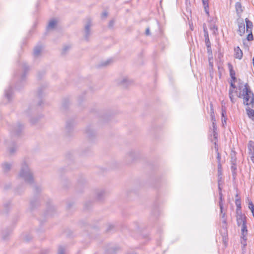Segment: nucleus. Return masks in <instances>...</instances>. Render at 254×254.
I'll return each mask as SVG.
<instances>
[{
	"label": "nucleus",
	"instance_id": "nucleus-50",
	"mask_svg": "<svg viewBox=\"0 0 254 254\" xmlns=\"http://www.w3.org/2000/svg\"><path fill=\"white\" fill-rule=\"evenodd\" d=\"M211 119L212 123H213V122L215 123L216 120H215V116H211Z\"/></svg>",
	"mask_w": 254,
	"mask_h": 254
},
{
	"label": "nucleus",
	"instance_id": "nucleus-28",
	"mask_svg": "<svg viewBox=\"0 0 254 254\" xmlns=\"http://www.w3.org/2000/svg\"><path fill=\"white\" fill-rule=\"evenodd\" d=\"M129 82L127 77H124L120 81V83L123 85H126Z\"/></svg>",
	"mask_w": 254,
	"mask_h": 254
},
{
	"label": "nucleus",
	"instance_id": "nucleus-54",
	"mask_svg": "<svg viewBox=\"0 0 254 254\" xmlns=\"http://www.w3.org/2000/svg\"><path fill=\"white\" fill-rule=\"evenodd\" d=\"M211 58L210 57H209V65L211 67L213 66V64L212 63L210 62V59H211Z\"/></svg>",
	"mask_w": 254,
	"mask_h": 254
},
{
	"label": "nucleus",
	"instance_id": "nucleus-48",
	"mask_svg": "<svg viewBox=\"0 0 254 254\" xmlns=\"http://www.w3.org/2000/svg\"><path fill=\"white\" fill-rule=\"evenodd\" d=\"M145 34L146 35H149L150 34L149 28L148 27L146 29Z\"/></svg>",
	"mask_w": 254,
	"mask_h": 254
},
{
	"label": "nucleus",
	"instance_id": "nucleus-18",
	"mask_svg": "<svg viewBox=\"0 0 254 254\" xmlns=\"http://www.w3.org/2000/svg\"><path fill=\"white\" fill-rule=\"evenodd\" d=\"M86 132L89 137H91L95 134V133L92 127H88L86 129Z\"/></svg>",
	"mask_w": 254,
	"mask_h": 254
},
{
	"label": "nucleus",
	"instance_id": "nucleus-20",
	"mask_svg": "<svg viewBox=\"0 0 254 254\" xmlns=\"http://www.w3.org/2000/svg\"><path fill=\"white\" fill-rule=\"evenodd\" d=\"M205 12L208 15V0H202Z\"/></svg>",
	"mask_w": 254,
	"mask_h": 254
},
{
	"label": "nucleus",
	"instance_id": "nucleus-25",
	"mask_svg": "<svg viewBox=\"0 0 254 254\" xmlns=\"http://www.w3.org/2000/svg\"><path fill=\"white\" fill-rule=\"evenodd\" d=\"M218 181L219 182L220 179L222 178V165L221 164H218Z\"/></svg>",
	"mask_w": 254,
	"mask_h": 254
},
{
	"label": "nucleus",
	"instance_id": "nucleus-36",
	"mask_svg": "<svg viewBox=\"0 0 254 254\" xmlns=\"http://www.w3.org/2000/svg\"><path fill=\"white\" fill-rule=\"evenodd\" d=\"M237 159L235 156L231 157V164H236Z\"/></svg>",
	"mask_w": 254,
	"mask_h": 254
},
{
	"label": "nucleus",
	"instance_id": "nucleus-38",
	"mask_svg": "<svg viewBox=\"0 0 254 254\" xmlns=\"http://www.w3.org/2000/svg\"><path fill=\"white\" fill-rule=\"evenodd\" d=\"M205 45L207 47V48H209V47L211 46V43L209 39H205Z\"/></svg>",
	"mask_w": 254,
	"mask_h": 254
},
{
	"label": "nucleus",
	"instance_id": "nucleus-10",
	"mask_svg": "<svg viewBox=\"0 0 254 254\" xmlns=\"http://www.w3.org/2000/svg\"><path fill=\"white\" fill-rule=\"evenodd\" d=\"M21 67L22 68L23 72L22 74L20 75L19 79L20 80V81L22 82L23 81H24L25 79L26 71L29 70V67L26 64H23L21 65Z\"/></svg>",
	"mask_w": 254,
	"mask_h": 254
},
{
	"label": "nucleus",
	"instance_id": "nucleus-13",
	"mask_svg": "<svg viewBox=\"0 0 254 254\" xmlns=\"http://www.w3.org/2000/svg\"><path fill=\"white\" fill-rule=\"evenodd\" d=\"M5 96L8 101H10L12 96V89L11 87H9L5 91Z\"/></svg>",
	"mask_w": 254,
	"mask_h": 254
},
{
	"label": "nucleus",
	"instance_id": "nucleus-47",
	"mask_svg": "<svg viewBox=\"0 0 254 254\" xmlns=\"http://www.w3.org/2000/svg\"><path fill=\"white\" fill-rule=\"evenodd\" d=\"M108 15V13L107 11H104L102 14V18H106Z\"/></svg>",
	"mask_w": 254,
	"mask_h": 254
},
{
	"label": "nucleus",
	"instance_id": "nucleus-1",
	"mask_svg": "<svg viewBox=\"0 0 254 254\" xmlns=\"http://www.w3.org/2000/svg\"><path fill=\"white\" fill-rule=\"evenodd\" d=\"M19 176L28 184L32 185L34 183L33 173L25 162H23L22 164Z\"/></svg>",
	"mask_w": 254,
	"mask_h": 254
},
{
	"label": "nucleus",
	"instance_id": "nucleus-26",
	"mask_svg": "<svg viewBox=\"0 0 254 254\" xmlns=\"http://www.w3.org/2000/svg\"><path fill=\"white\" fill-rule=\"evenodd\" d=\"M16 146L15 144H12V146L10 147L9 148V152L10 154H13L16 150Z\"/></svg>",
	"mask_w": 254,
	"mask_h": 254
},
{
	"label": "nucleus",
	"instance_id": "nucleus-58",
	"mask_svg": "<svg viewBox=\"0 0 254 254\" xmlns=\"http://www.w3.org/2000/svg\"><path fill=\"white\" fill-rule=\"evenodd\" d=\"M30 122L32 124H34L36 123V121H33L32 119L31 120Z\"/></svg>",
	"mask_w": 254,
	"mask_h": 254
},
{
	"label": "nucleus",
	"instance_id": "nucleus-43",
	"mask_svg": "<svg viewBox=\"0 0 254 254\" xmlns=\"http://www.w3.org/2000/svg\"><path fill=\"white\" fill-rule=\"evenodd\" d=\"M42 88H40L38 89V96L40 98L41 97L42 95Z\"/></svg>",
	"mask_w": 254,
	"mask_h": 254
},
{
	"label": "nucleus",
	"instance_id": "nucleus-12",
	"mask_svg": "<svg viewBox=\"0 0 254 254\" xmlns=\"http://www.w3.org/2000/svg\"><path fill=\"white\" fill-rule=\"evenodd\" d=\"M136 156V154L135 152L133 150H130L127 154V160L129 162L132 161L135 159Z\"/></svg>",
	"mask_w": 254,
	"mask_h": 254
},
{
	"label": "nucleus",
	"instance_id": "nucleus-3",
	"mask_svg": "<svg viewBox=\"0 0 254 254\" xmlns=\"http://www.w3.org/2000/svg\"><path fill=\"white\" fill-rule=\"evenodd\" d=\"M92 26V21L90 19H88L86 24L84 25V39L88 41L91 35V27Z\"/></svg>",
	"mask_w": 254,
	"mask_h": 254
},
{
	"label": "nucleus",
	"instance_id": "nucleus-44",
	"mask_svg": "<svg viewBox=\"0 0 254 254\" xmlns=\"http://www.w3.org/2000/svg\"><path fill=\"white\" fill-rule=\"evenodd\" d=\"M212 131L217 130V126L216 123H212Z\"/></svg>",
	"mask_w": 254,
	"mask_h": 254
},
{
	"label": "nucleus",
	"instance_id": "nucleus-7",
	"mask_svg": "<svg viewBox=\"0 0 254 254\" xmlns=\"http://www.w3.org/2000/svg\"><path fill=\"white\" fill-rule=\"evenodd\" d=\"M237 223L240 226L244 224L247 223L246 217L245 215H243L241 212L240 214L238 213L237 216Z\"/></svg>",
	"mask_w": 254,
	"mask_h": 254
},
{
	"label": "nucleus",
	"instance_id": "nucleus-11",
	"mask_svg": "<svg viewBox=\"0 0 254 254\" xmlns=\"http://www.w3.org/2000/svg\"><path fill=\"white\" fill-rule=\"evenodd\" d=\"M234 52H235V57L236 59H238L239 60L242 59L243 58V52L241 50L239 47H237L234 48Z\"/></svg>",
	"mask_w": 254,
	"mask_h": 254
},
{
	"label": "nucleus",
	"instance_id": "nucleus-30",
	"mask_svg": "<svg viewBox=\"0 0 254 254\" xmlns=\"http://www.w3.org/2000/svg\"><path fill=\"white\" fill-rule=\"evenodd\" d=\"M64 248L63 246H60L58 249V254H64Z\"/></svg>",
	"mask_w": 254,
	"mask_h": 254
},
{
	"label": "nucleus",
	"instance_id": "nucleus-59",
	"mask_svg": "<svg viewBox=\"0 0 254 254\" xmlns=\"http://www.w3.org/2000/svg\"><path fill=\"white\" fill-rule=\"evenodd\" d=\"M219 197H222V192L221 191H220L219 192Z\"/></svg>",
	"mask_w": 254,
	"mask_h": 254
},
{
	"label": "nucleus",
	"instance_id": "nucleus-42",
	"mask_svg": "<svg viewBox=\"0 0 254 254\" xmlns=\"http://www.w3.org/2000/svg\"><path fill=\"white\" fill-rule=\"evenodd\" d=\"M213 137L215 139H216L217 138L218 133H217V130H213Z\"/></svg>",
	"mask_w": 254,
	"mask_h": 254
},
{
	"label": "nucleus",
	"instance_id": "nucleus-29",
	"mask_svg": "<svg viewBox=\"0 0 254 254\" xmlns=\"http://www.w3.org/2000/svg\"><path fill=\"white\" fill-rule=\"evenodd\" d=\"M216 149V152L217 153V163L218 164H221V155L219 152H218V148L215 147Z\"/></svg>",
	"mask_w": 254,
	"mask_h": 254
},
{
	"label": "nucleus",
	"instance_id": "nucleus-16",
	"mask_svg": "<svg viewBox=\"0 0 254 254\" xmlns=\"http://www.w3.org/2000/svg\"><path fill=\"white\" fill-rule=\"evenodd\" d=\"M235 8L238 15H240L243 12L242 6L240 2H237L235 4Z\"/></svg>",
	"mask_w": 254,
	"mask_h": 254
},
{
	"label": "nucleus",
	"instance_id": "nucleus-33",
	"mask_svg": "<svg viewBox=\"0 0 254 254\" xmlns=\"http://www.w3.org/2000/svg\"><path fill=\"white\" fill-rule=\"evenodd\" d=\"M32 236L30 235H26L25 236L24 239V240L27 241V242H28L30 240L32 239Z\"/></svg>",
	"mask_w": 254,
	"mask_h": 254
},
{
	"label": "nucleus",
	"instance_id": "nucleus-34",
	"mask_svg": "<svg viewBox=\"0 0 254 254\" xmlns=\"http://www.w3.org/2000/svg\"><path fill=\"white\" fill-rule=\"evenodd\" d=\"M210 116H214V109L213 107V105L212 103L210 104Z\"/></svg>",
	"mask_w": 254,
	"mask_h": 254
},
{
	"label": "nucleus",
	"instance_id": "nucleus-56",
	"mask_svg": "<svg viewBox=\"0 0 254 254\" xmlns=\"http://www.w3.org/2000/svg\"><path fill=\"white\" fill-rule=\"evenodd\" d=\"M35 189H36V190L37 191H38V190H41V189H40V188H39V187H35Z\"/></svg>",
	"mask_w": 254,
	"mask_h": 254
},
{
	"label": "nucleus",
	"instance_id": "nucleus-40",
	"mask_svg": "<svg viewBox=\"0 0 254 254\" xmlns=\"http://www.w3.org/2000/svg\"><path fill=\"white\" fill-rule=\"evenodd\" d=\"M229 96L231 101L232 103H235L233 94H231V93L229 94Z\"/></svg>",
	"mask_w": 254,
	"mask_h": 254
},
{
	"label": "nucleus",
	"instance_id": "nucleus-53",
	"mask_svg": "<svg viewBox=\"0 0 254 254\" xmlns=\"http://www.w3.org/2000/svg\"><path fill=\"white\" fill-rule=\"evenodd\" d=\"M69 49V47H64L63 49V52H65Z\"/></svg>",
	"mask_w": 254,
	"mask_h": 254
},
{
	"label": "nucleus",
	"instance_id": "nucleus-31",
	"mask_svg": "<svg viewBox=\"0 0 254 254\" xmlns=\"http://www.w3.org/2000/svg\"><path fill=\"white\" fill-rule=\"evenodd\" d=\"M219 199H220V201L219 202V206H220V211H221V213H222L223 209V204L222 203V201H223L222 197H221V196L219 197Z\"/></svg>",
	"mask_w": 254,
	"mask_h": 254
},
{
	"label": "nucleus",
	"instance_id": "nucleus-9",
	"mask_svg": "<svg viewBox=\"0 0 254 254\" xmlns=\"http://www.w3.org/2000/svg\"><path fill=\"white\" fill-rule=\"evenodd\" d=\"M228 67L229 70L230 75L232 79L231 81L235 82L236 81L237 78L235 76V71L233 69V66L231 63H228Z\"/></svg>",
	"mask_w": 254,
	"mask_h": 254
},
{
	"label": "nucleus",
	"instance_id": "nucleus-62",
	"mask_svg": "<svg viewBox=\"0 0 254 254\" xmlns=\"http://www.w3.org/2000/svg\"><path fill=\"white\" fill-rule=\"evenodd\" d=\"M218 189H219V192H220V191H221V187H220V185H219V186H218Z\"/></svg>",
	"mask_w": 254,
	"mask_h": 254
},
{
	"label": "nucleus",
	"instance_id": "nucleus-19",
	"mask_svg": "<svg viewBox=\"0 0 254 254\" xmlns=\"http://www.w3.org/2000/svg\"><path fill=\"white\" fill-rule=\"evenodd\" d=\"M2 169L4 172H7L10 170L11 168V164L8 163H4L2 164Z\"/></svg>",
	"mask_w": 254,
	"mask_h": 254
},
{
	"label": "nucleus",
	"instance_id": "nucleus-5",
	"mask_svg": "<svg viewBox=\"0 0 254 254\" xmlns=\"http://www.w3.org/2000/svg\"><path fill=\"white\" fill-rule=\"evenodd\" d=\"M249 154L252 161L254 163V141H250L248 145Z\"/></svg>",
	"mask_w": 254,
	"mask_h": 254
},
{
	"label": "nucleus",
	"instance_id": "nucleus-8",
	"mask_svg": "<svg viewBox=\"0 0 254 254\" xmlns=\"http://www.w3.org/2000/svg\"><path fill=\"white\" fill-rule=\"evenodd\" d=\"M246 224L247 223L242 225V228H241V238L245 242V243L243 244L244 246L246 245V241L247 240L246 236L248 233L247 227Z\"/></svg>",
	"mask_w": 254,
	"mask_h": 254
},
{
	"label": "nucleus",
	"instance_id": "nucleus-51",
	"mask_svg": "<svg viewBox=\"0 0 254 254\" xmlns=\"http://www.w3.org/2000/svg\"><path fill=\"white\" fill-rule=\"evenodd\" d=\"M226 117H224V118H222V123H223V125H224V122L226 124Z\"/></svg>",
	"mask_w": 254,
	"mask_h": 254
},
{
	"label": "nucleus",
	"instance_id": "nucleus-6",
	"mask_svg": "<svg viewBox=\"0 0 254 254\" xmlns=\"http://www.w3.org/2000/svg\"><path fill=\"white\" fill-rule=\"evenodd\" d=\"M238 32L240 36L244 34L245 32V25L243 19H239L238 20Z\"/></svg>",
	"mask_w": 254,
	"mask_h": 254
},
{
	"label": "nucleus",
	"instance_id": "nucleus-21",
	"mask_svg": "<svg viewBox=\"0 0 254 254\" xmlns=\"http://www.w3.org/2000/svg\"><path fill=\"white\" fill-rule=\"evenodd\" d=\"M232 164V165L231 167V171L232 172V175H233V178H235L237 175V172H236L237 165H236V164Z\"/></svg>",
	"mask_w": 254,
	"mask_h": 254
},
{
	"label": "nucleus",
	"instance_id": "nucleus-23",
	"mask_svg": "<svg viewBox=\"0 0 254 254\" xmlns=\"http://www.w3.org/2000/svg\"><path fill=\"white\" fill-rule=\"evenodd\" d=\"M105 194V191L103 190H99L97 192V199L99 200L102 199Z\"/></svg>",
	"mask_w": 254,
	"mask_h": 254
},
{
	"label": "nucleus",
	"instance_id": "nucleus-2",
	"mask_svg": "<svg viewBox=\"0 0 254 254\" xmlns=\"http://www.w3.org/2000/svg\"><path fill=\"white\" fill-rule=\"evenodd\" d=\"M242 96L244 100V104L247 106H251L254 108V94L251 91L248 83L245 84L242 90Z\"/></svg>",
	"mask_w": 254,
	"mask_h": 254
},
{
	"label": "nucleus",
	"instance_id": "nucleus-55",
	"mask_svg": "<svg viewBox=\"0 0 254 254\" xmlns=\"http://www.w3.org/2000/svg\"><path fill=\"white\" fill-rule=\"evenodd\" d=\"M114 24V21L113 20L110 21L109 23V26H112Z\"/></svg>",
	"mask_w": 254,
	"mask_h": 254
},
{
	"label": "nucleus",
	"instance_id": "nucleus-49",
	"mask_svg": "<svg viewBox=\"0 0 254 254\" xmlns=\"http://www.w3.org/2000/svg\"><path fill=\"white\" fill-rule=\"evenodd\" d=\"M226 112L225 110H222V117L224 118L226 117Z\"/></svg>",
	"mask_w": 254,
	"mask_h": 254
},
{
	"label": "nucleus",
	"instance_id": "nucleus-17",
	"mask_svg": "<svg viewBox=\"0 0 254 254\" xmlns=\"http://www.w3.org/2000/svg\"><path fill=\"white\" fill-rule=\"evenodd\" d=\"M246 111L249 117L254 121V110L249 108Z\"/></svg>",
	"mask_w": 254,
	"mask_h": 254
},
{
	"label": "nucleus",
	"instance_id": "nucleus-32",
	"mask_svg": "<svg viewBox=\"0 0 254 254\" xmlns=\"http://www.w3.org/2000/svg\"><path fill=\"white\" fill-rule=\"evenodd\" d=\"M207 53L208 54L209 57L212 58V52L211 50V46L209 47V48H207Z\"/></svg>",
	"mask_w": 254,
	"mask_h": 254
},
{
	"label": "nucleus",
	"instance_id": "nucleus-37",
	"mask_svg": "<svg viewBox=\"0 0 254 254\" xmlns=\"http://www.w3.org/2000/svg\"><path fill=\"white\" fill-rule=\"evenodd\" d=\"M111 62V60H108L107 61H106V62L102 63L101 64V65L102 66H106L107 65H108Z\"/></svg>",
	"mask_w": 254,
	"mask_h": 254
},
{
	"label": "nucleus",
	"instance_id": "nucleus-52",
	"mask_svg": "<svg viewBox=\"0 0 254 254\" xmlns=\"http://www.w3.org/2000/svg\"><path fill=\"white\" fill-rule=\"evenodd\" d=\"M234 89H232L231 88H230L229 90V94H233L234 93Z\"/></svg>",
	"mask_w": 254,
	"mask_h": 254
},
{
	"label": "nucleus",
	"instance_id": "nucleus-45",
	"mask_svg": "<svg viewBox=\"0 0 254 254\" xmlns=\"http://www.w3.org/2000/svg\"><path fill=\"white\" fill-rule=\"evenodd\" d=\"M230 88H231L232 89H235L236 88V86L234 82H233V81L230 82Z\"/></svg>",
	"mask_w": 254,
	"mask_h": 254
},
{
	"label": "nucleus",
	"instance_id": "nucleus-24",
	"mask_svg": "<svg viewBox=\"0 0 254 254\" xmlns=\"http://www.w3.org/2000/svg\"><path fill=\"white\" fill-rule=\"evenodd\" d=\"M235 204L237 206V212L239 213V211L241 210V200L240 199H236L235 201Z\"/></svg>",
	"mask_w": 254,
	"mask_h": 254
},
{
	"label": "nucleus",
	"instance_id": "nucleus-64",
	"mask_svg": "<svg viewBox=\"0 0 254 254\" xmlns=\"http://www.w3.org/2000/svg\"><path fill=\"white\" fill-rule=\"evenodd\" d=\"M31 205L33 207V201H31Z\"/></svg>",
	"mask_w": 254,
	"mask_h": 254
},
{
	"label": "nucleus",
	"instance_id": "nucleus-63",
	"mask_svg": "<svg viewBox=\"0 0 254 254\" xmlns=\"http://www.w3.org/2000/svg\"><path fill=\"white\" fill-rule=\"evenodd\" d=\"M223 223H224L225 224H226V219H224L223 221Z\"/></svg>",
	"mask_w": 254,
	"mask_h": 254
},
{
	"label": "nucleus",
	"instance_id": "nucleus-15",
	"mask_svg": "<svg viewBox=\"0 0 254 254\" xmlns=\"http://www.w3.org/2000/svg\"><path fill=\"white\" fill-rule=\"evenodd\" d=\"M42 51V47L41 46H37L35 47L33 52V55L35 57H38L40 55Z\"/></svg>",
	"mask_w": 254,
	"mask_h": 254
},
{
	"label": "nucleus",
	"instance_id": "nucleus-41",
	"mask_svg": "<svg viewBox=\"0 0 254 254\" xmlns=\"http://www.w3.org/2000/svg\"><path fill=\"white\" fill-rule=\"evenodd\" d=\"M204 32L205 40V39H209L208 32L205 29H204Z\"/></svg>",
	"mask_w": 254,
	"mask_h": 254
},
{
	"label": "nucleus",
	"instance_id": "nucleus-4",
	"mask_svg": "<svg viewBox=\"0 0 254 254\" xmlns=\"http://www.w3.org/2000/svg\"><path fill=\"white\" fill-rule=\"evenodd\" d=\"M23 128V126L20 123H17L11 128V133L12 135H19Z\"/></svg>",
	"mask_w": 254,
	"mask_h": 254
},
{
	"label": "nucleus",
	"instance_id": "nucleus-39",
	"mask_svg": "<svg viewBox=\"0 0 254 254\" xmlns=\"http://www.w3.org/2000/svg\"><path fill=\"white\" fill-rule=\"evenodd\" d=\"M72 127V123L67 122L66 125V128L67 129H70V128Z\"/></svg>",
	"mask_w": 254,
	"mask_h": 254
},
{
	"label": "nucleus",
	"instance_id": "nucleus-27",
	"mask_svg": "<svg viewBox=\"0 0 254 254\" xmlns=\"http://www.w3.org/2000/svg\"><path fill=\"white\" fill-rule=\"evenodd\" d=\"M247 32L249 33V34L247 36V39L248 40V41H251L253 40L254 37H253V35L252 33V31H247Z\"/></svg>",
	"mask_w": 254,
	"mask_h": 254
},
{
	"label": "nucleus",
	"instance_id": "nucleus-22",
	"mask_svg": "<svg viewBox=\"0 0 254 254\" xmlns=\"http://www.w3.org/2000/svg\"><path fill=\"white\" fill-rule=\"evenodd\" d=\"M57 22L55 20H51L47 26L48 29H53L56 25Z\"/></svg>",
	"mask_w": 254,
	"mask_h": 254
},
{
	"label": "nucleus",
	"instance_id": "nucleus-46",
	"mask_svg": "<svg viewBox=\"0 0 254 254\" xmlns=\"http://www.w3.org/2000/svg\"><path fill=\"white\" fill-rule=\"evenodd\" d=\"M227 236L225 235V234L223 236V241L225 245H226V243L227 242Z\"/></svg>",
	"mask_w": 254,
	"mask_h": 254
},
{
	"label": "nucleus",
	"instance_id": "nucleus-35",
	"mask_svg": "<svg viewBox=\"0 0 254 254\" xmlns=\"http://www.w3.org/2000/svg\"><path fill=\"white\" fill-rule=\"evenodd\" d=\"M248 207L251 210L254 209V205L252 201L249 202Z\"/></svg>",
	"mask_w": 254,
	"mask_h": 254
},
{
	"label": "nucleus",
	"instance_id": "nucleus-14",
	"mask_svg": "<svg viewBox=\"0 0 254 254\" xmlns=\"http://www.w3.org/2000/svg\"><path fill=\"white\" fill-rule=\"evenodd\" d=\"M246 31H252L253 27V23L247 18L245 19Z\"/></svg>",
	"mask_w": 254,
	"mask_h": 254
},
{
	"label": "nucleus",
	"instance_id": "nucleus-60",
	"mask_svg": "<svg viewBox=\"0 0 254 254\" xmlns=\"http://www.w3.org/2000/svg\"><path fill=\"white\" fill-rule=\"evenodd\" d=\"M42 104V101L41 100H40L39 102V103H38V105L39 106H41Z\"/></svg>",
	"mask_w": 254,
	"mask_h": 254
},
{
	"label": "nucleus",
	"instance_id": "nucleus-57",
	"mask_svg": "<svg viewBox=\"0 0 254 254\" xmlns=\"http://www.w3.org/2000/svg\"><path fill=\"white\" fill-rule=\"evenodd\" d=\"M221 215L222 218H224L225 217V213H223V212L222 213L221 212Z\"/></svg>",
	"mask_w": 254,
	"mask_h": 254
},
{
	"label": "nucleus",
	"instance_id": "nucleus-61",
	"mask_svg": "<svg viewBox=\"0 0 254 254\" xmlns=\"http://www.w3.org/2000/svg\"><path fill=\"white\" fill-rule=\"evenodd\" d=\"M251 212H252V214H253V216H254V209H253V210H251Z\"/></svg>",
	"mask_w": 254,
	"mask_h": 254
}]
</instances>
